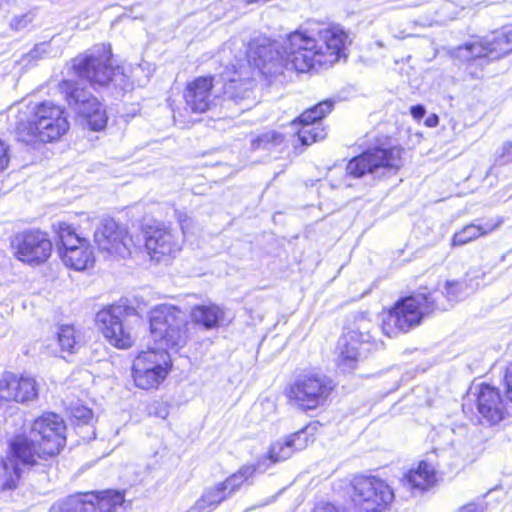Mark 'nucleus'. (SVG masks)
Here are the masks:
<instances>
[{
  "mask_svg": "<svg viewBox=\"0 0 512 512\" xmlns=\"http://www.w3.org/2000/svg\"><path fill=\"white\" fill-rule=\"evenodd\" d=\"M336 390L331 377L317 369H304L285 385L283 395L290 406L308 412L328 405Z\"/></svg>",
  "mask_w": 512,
  "mask_h": 512,
  "instance_id": "5",
  "label": "nucleus"
},
{
  "mask_svg": "<svg viewBox=\"0 0 512 512\" xmlns=\"http://www.w3.org/2000/svg\"><path fill=\"white\" fill-rule=\"evenodd\" d=\"M89 495L91 500L83 501V511L87 510V506L93 511L98 512H118L125 502V492L113 489L102 491H93Z\"/></svg>",
  "mask_w": 512,
  "mask_h": 512,
  "instance_id": "26",
  "label": "nucleus"
},
{
  "mask_svg": "<svg viewBox=\"0 0 512 512\" xmlns=\"http://www.w3.org/2000/svg\"><path fill=\"white\" fill-rule=\"evenodd\" d=\"M316 512H338L335 507L329 503L323 504L316 508Z\"/></svg>",
  "mask_w": 512,
  "mask_h": 512,
  "instance_id": "39",
  "label": "nucleus"
},
{
  "mask_svg": "<svg viewBox=\"0 0 512 512\" xmlns=\"http://www.w3.org/2000/svg\"><path fill=\"white\" fill-rule=\"evenodd\" d=\"M144 249L150 260L172 259L181 250L176 232L164 223L146 225L143 229Z\"/></svg>",
  "mask_w": 512,
  "mask_h": 512,
  "instance_id": "18",
  "label": "nucleus"
},
{
  "mask_svg": "<svg viewBox=\"0 0 512 512\" xmlns=\"http://www.w3.org/2000/svg\"><path fill=\"white\" fill-rule=\"evenodd\" d=\"M94 241L100 251L109 255L125 257L135 246L133 235L114 219H106L94 234Z\"/></svg>",
  "mask_w": 512,
  "mask_h": 512,
  "instance_id": "21",
  "label": "nucleus"
},
{
  "mask_svg": "<svg viewBox=\"0 0 512 512\" xmlns=\"http://www.w3.org/2000/svg\"><path fill=\"white\" fill-rule=\"evenodd\" d=\"M67 426L61 415L44 411L33 418L29 432L14 433L6 441V454L0 459V491L18 488L24 469L55 460L67 443Z\"/></svg>",
  "mask_w": 512,
  "mask_h": 512,
  "instance_id": "2",
  "label": "nucleus"
},
{
  "mask_svg": "<svg viewBox=\"0 0 512 512\" xmlns=\"http://www.w3.org/2000/svg\"><path fill=\"white\" fill-rule=\"evenodd\" d=\"M500 157L503 159L504 163L512 161V142L506 143L503 146Z\"/></svg>",
  "mask_w": 512,
  "mask_h": 512,
  "instance_id": "37",
  "label": "nucleus"
},
{
  "mask_svg": "<svg viewBox=\"0 0 512 512\" xmlns=\"http://www.w3.org/2000/svg\"><path fill=\"white\" fill-rule=\"evenodd\" d=\"M512 52V25L491 31L485 36H474L454 48L452 57L466 67L478 59L498 60Z\"/></svg>",
  "mask_w": 512,
  "mask_h": 512,
  "instance_id": "13",
  "label": "nucleus"
},
{
  "mask_svg": "<svg viewBox=\"0 0 512 512\" xmlns=\"http://www.w3.org/2000/svg\"><path fill=\"white\" fill-rule=\"evenodd\" d=\"M226 498L227 494L221 490L218 484H216L201 495V497L196 501L194 509L197 512H212Z\"/></svg>",
  "mask_w": 512,
  "mask_h": 512,
  "instance_id": "31",
  "label": "nucleus"
},
{
  "mask_svg": "<svg viewBox=\"0 0 512 512\" xmlns=\"http://www.w3.org/2000/svg\"><path fill=\"white\" fill-rule=\"evenodd\" d=\"M83 506V503L81 504ZM89 508L87 507L86 511H83V507L81 508L80 512H88Z\"/></svg>",
  "mask_w": 512,
  "mask_h": 512,
  "instance_id": "42",
  "label": "nucleus"
},
{
  "mask_svg": "<svg viewBox=\"0 0 512 512\" xmlns=\"http://www.w3.org/2000/svg\"><path fill=\"white\" fill-rule=\"evenodd\" d=\"M473 404L464 403L463 413L468 417L475 416L478 424L494 427L509 417V407L505 395L498 386L488 382L479 383L473 392Z\"/></svg>",
  "mask_w": 512,
  "mask_h": 512,
  "instance_id": "14",
  "label": "nucleus"
},
{
  "mask_svg": "<svg viewBox=\"0 0 512 512\" xmlns=\"http://www.w3.org/2000/svg\"><path fill=\"white\" fill-rule=\"evenodd\" d=\"M215 75H199L186 82L182 98L185 108L191 114L201 115L211 111L216 106L217 95L214 93Z\"/></svg>",
  "mask_w": 512,
  "mask_h": 512,
  "instance_id": "20",
  "label": "nucleus"
},
{
  "mask_svg": "<svg viewBox=\"0 0 512 512\" xmlns=\"http://www.w3.org/2000/svg\"><path fill=\"white\" fill-rule=\"evenodd\" d=\"M504 388L507 399L512 402V360L508 363L505 369Z\"/></svg>",
  "mask_w": 512,
  "mask_h": 512,
  "instance_id": "35",
  "label": "nucleus"
},
{
  "mask_svg": "<svg viewBox=\"0 0 512 512\" xmlns=\"http://www.w3.org/2000/svg\"><path fill=\"white\" fill-rule=\"evenodd\" d=\"M285 135L275 130L264 131L250 140L252 150L270 149L283 144Z\"/></svg>",
  "mask_w": 512,
  "mask_h": 512,
  "instance_id": "33",
  "label": "nucleus"
},
{
  "mask_svg": "<svg viewBox=\"0 0 512 512\" xmlns=\"http://www.w3.org/2000/svg\"><path fill=\"white\" fill-rule=\"evenodd\" d=\"M39 397V384L32 375L5 371L0 378V407L9 404H28Z\"/></svg>",
  "mask_w": 512,
  "mask_h": 512,
  "instance_id": "19",
  "label": "nucleus"
},
{
  "mask_svg": "<svg viewBox=\"0 0 512 512\" xmlns=\"http://www.w3.org/2000/svg\"><path fill=\"white\" fill-rule=\"evenodd\" d=\"M322 424L318 420L309 421L299 430L286 435L294 454L313 445L320 433Z\"/></svg>",
  "mask_w": 512,
  "mask_h": 512,
  "instance_id": "28",
  "label": "nucleus"
},
{
  "mask_svg": "<svg viewBox=\"0 0 512 512\" xmlns=\"http://www.w3.org/2000/svg\"><path fill=\"white\" fill-rule=\"evenodd\" d=\"M351 39L336 23L316 21L312 27L298 26L286 33L282 41L253 40L246 50L248 64L271 83L287 70L311 74L346 62Z\"/></svg>",
  "mask_w": 512,
  "mask_h": 512,
  "instance_id": "1",
  "label": "nucleus"
},
{
  "mask_svg": "<svg viewBox=\"0 0 512 512\" xmlns=\"http://www.w3.org/2000/svg\"><path fill=\"white\" fill-rule=\"evenodd\" d=\"M438 124H439V117L437 114H431L425 120V125L430 128L436 127V126H438Z\"/></svg>",
  "mask_w": 512,
  "mask_h": 512,
  "instance_id": "38",
  "label": "nucleus"
},
{
  "mask_svg": "<svg viewBox=\"0 0 512 512\" xmlns=\"http://www.w3.org/2000/svg\"><path fill=\"white\" fill-rule=\"evenodd\" d=\"M351 487L354 500L367 512H384L395 499L391 485L376 475H355Z\"/></svg>",
  "mask_w": 512,
  "mask_h": 512,
  "instance_id": "15",
  "label": "nucleus"
},
{
  "mask_svg": "<svg viewBox=\"0 0 512 512\" xmlns=\"http://www.w3.org/2000/svg\"><path fill=\"white\" fill-rule=\"evenodd\" d=\"M363 344L362 335L349 331L341 335L337 343L336 367L343 372H352L360 360V346Z\"/></svg>",
  "mask_w": 512,
  "mask_h": 512,
  "instance_id": "24",
  "label": "nucleus"
},
{
  "mask_svg": "<svg viewBox=\"0 0 512 512\" xmlns=\"http://www.w3.org/2000/svg\"><path fill=\"white\" fill-rule=\"evenodd\" d=\"M439 481L437 467L428 460H420L415 467L408 469L401 482L411 491L425 492L435 487Z\"/></svg>",
  "mask_w": 512,
  "mask_h": 512,
  "instance_id": "23",
  "label": "nucleus"
},
{
  "mask_svg": "<svg viewBox=\"0 0 512 512\" xmlns=\"http://www.w3.org/2000/svg\"><path fill=\"white\" fill-rule=\"evenodd\" d=\"M112 47L108 43L95 45L79 53L67 63L68 73L85 80L90 87H107L113 81L120 66L114 65Z\"/></svg>",
  "mask_w": 512,
  "mask_h": 512,
  "instance_id": "7",
  "label": "nucleus"
},
{
  "mask_svg": "<svg viewBox=\"0 0 512 512\" xmlns=\"http://www.w3.org/2000/svg\"><path fill=\"white\" fill-rule=\"evenodd\" d=\"M52 232L59 258L66 268L82 272L94 267L96 257L93 246L72 224L60 221L52 226Z\"/></svg>",
  "mask_w": 512,
  "mask_h": 512,
  "instance_id": "12",
  "label": "nucleus"
},
{
  "mask_svg": "<svg viewBox=\"0 0 512 512\" xmlns=\"http://www.w3.org/2000/svg\"><path fill=\"white\" fill-rule=\"evenodd\" d=\"M440 308L432 291L399 297L379 313V328L388 338L410 333Z\"/></svg>",
  "mask_w": 512,
  "mask_h": 512,
  "instance_id": "3",
  "label": "nucleus"
},
{
  "mask_svg": "<svg viewBox=\"0 0 512 512\" xmlns=\"http://www.w3.org/2000/svg\"><path fill=\"white\" fill-rule=\"evenodd\" d=\"M255 465H243L222 482L217 483L227 497L237 492L255 474Z\"/></svg>",
  "mask_w": 512,
  "mask_h": 512,
  "instance_id": "30",
  "label": "nucleus"
},
{
  "mask_svg": "<svg viewBox=\"0 0 512 512\" xmlns=\"http://www.w3.org/2000/svg\"><path fill=\"white\" fill-rule=\"evenodd\" d=\"M191 320L195 325L210 330L219 326L223 318V311L215 304L195 305L191 309Z\"/></svg>",
  "mask_w": 512,
  "mask_h": 512,
  "instance_id": "29",
  "label": "nucleus"
},
{
  "mask_svg": "<svg viewBox=\"0 0 512 512\" xmlns=\"http://www.w3.org/2000/svg\"><path fill=\"white\" fill-rule=\"evenodd\" d=\"M458 512H479L478 507L475 504H467L462 506Z\"/></svg>",
  "mask_w": 512,
  "mask_h": 512,
  "instance_id": "40",
  "label": "nucleus"
},
{
  "mask_svg": "<svg viewBox=\"0 0 512 512\" xmlns=\"http://www.w3.org/2000/svg\"><path fill=\"white\" fill-rule=\"evenodd\" d=\"M238 70L236 64L226 66L222 74V86L219 94V97H222L224 100L235 103L247 99L251 91L249 80L235 76L238 74Z\"/></svg>",
  "mask_w": 512,
  "mask_h": 512,
  "instance_id": "25",
  "label": "nucleus"
},
{
  "mask_svg": "<svg viewBox=\"0 0 512 512\" xmlns=\"http://www.w3.org/2000/svg\"><path fill=\"white\" fill-rule=\"evenodd\" d=\"M75 417L84 418L86 421H88L93 417V412L90 409H85L81 416L75 415Z\"/></svg>",
  "mask_w": 512,
  "mask_h": 512,
  "instance_id": "41",
  "label": "nucleus"
},
{
  "mask_svg": "<svg viewBox=\"0 0 512 512\" xmlns=\"http://www.w3.org/2000/svg\"><path fill=\"white\" fill-rule=\"evenodd\" d=\"M59 356L63 359L76 354L82 347L80 332L72 324H62L55 334Z\"/></svg>",
  "mask_w": 512,
  "mask_h": 512,
  "instance_id": "27",
  "label": "nucleus"
},
{
  "mask_svg": "<svg viewBox=\"0 0 512 512\" xmlns=\"http://www.w3.org/2000/svg\"><path fill=\"white\" fill-rule=\"evenodd\" d=\"M70 131L65 107L50 100L34 104L29 116L16 123L18 139L30 145H47L61 141Z\"/></svg>",
  "mask_w": 512,
  "mask_h": 512,
  "instance_id": "4",
  "label": "nucleus"
},
{
  "mask_svg": "<svg viewBox=\"0 0 512 512\" xmlns=\"http://www.w3.org/2000/svg\"><path fill=\"white\" fill-rule=\"evenodd\" d=\"M503 223L502 218L475 219L455 231L450 239V247L457 248L484 238L497 230Z\"/></svg>",
  "mask_w": 512,
  "mask_h": 512,
  "instance_id": "22",
  "label": "nucleus"
},
{
  "mask_svg": "<svg viewBox=\"0 0 512 512\" xmlns=\"http://www.w3.org/2000/svg\"><path fill=\"white\" fill-rule=\"evenodd\" d=\"M294 455L292 448L286 438L277 439L273 441L266 453L264 454V460H267L270 464H276L279 462L286 461Z\"/></svg>",
  "mask_w": 512,
  "mask_h": 512,
  "instance_id": "32",
  "label": "nucleus"
},
{
  "mask_svg": "<svg viewBox=\"0 0 512 512\" xmlns=\"http://www.w3.org/2000/svg\"><path fill=\"white\" fill-rule=\"evenodd\" d=\"M57 90L69 108L75 111L82 123L93 132H101L108 124L104 103L88 87L74 79H61Z\"/></svg>",
  "mask_w": 512,
  "mask_h": 512,
  "instance_id": "8",
  "label": "nucleus"
},
{
  "mask_svg": "<svg viewBox=\"0 0 512 512\" xmlns=\"http://www.w3.org/2000/svg\"><path fill=\"white\" fill-rule=\"evenodd\" d=\"M173 369L174 362L168 350L147 348L133 357L130 377L136 389L155 392L166 383Z\"/></svg>",
  "mask_w": 512,
  "mask_h": 512,
  "instance_id": "9",
  "label": "nucleus"
},
{
  "mask_svg": "<svg viewBox=\"0 0 512 512\" xmlns=\"http://www.w3.org/2000/svg\"><path fill=\"white\" fill-rule=\"evenodd\" d=\"M405 149L400 145L378 144L352 157L346 172L353 178L368 174L396 175L404 166Z\"/></svg>",
  "mask_w": 512,
  "mask_h": 512,
  "instance_id": "11",
  "label": "nucleus"
},
{
  "mask_svg": "<svg viewBox=\"0 0 512 512\" xmlns=\"http://www.w3.org/2000/svg\"><path fill=\"white\" fill-rule=\"evenodd\" d=\"M410 113L414 119L420 120L424 117L426 110L423 105L417 104L410 108Z\"/></svg>",
  "mask_w": 512,
  "mask_h": 512,
  "instance_id": "36",
  "label": "nucleus"
},
{
  "mask_svg": "<svg viewBox=\"0 0 512 512\" xmlns=\"http://www.w3.org/2000/svg\"><path fill=\"white\" fill-rule=\"evenodd\" d=\"M13 256L21 263L39 266L52 256L53 243L47 232L27 229L16 233L10 240Z\"/></svg>",
  "mask_w": 512,
  "mask_h": 512,
  "instance_id": "16",
  "label": "nucleus"
},
{
  "mask_svg": "<svg viewBox=\"0 0 512 512\" xmlns=\"http://www.w3.org/2000/svg\"><path fill=\"white\" fill-rule=\"evenodd\" d=\"M334 101L323 100L303 110L290 123L294 136L302 146H310L327 136L323 120L333 111Z\"/></svg>",
  "mask_w": 512,
  "mask_h": 512,
  "instance_id": "17",
  "label": "nucleus"
},
{
  "mask_svg": "<svg viewBox=\"0 0 512 512\" xmlns=\"http://www.w3.org/2000/svg\"><path fill=\"white\" fill-rule=\"evenodd\" d=\"M180 307L161 303L147 312L148 331L154 342L166 350H180L188 342L187 323Z\"/></svg>",
  "mask_w": 512,
  "mask_h": 512,
  "instance_id": "10",
  "label": "nucleus"
},
{
  "mask_svg": "<svg viewBox=\"0 0 512 512\" xmlns=\"http://www.w3.org/2000/svg\"><path fill=\"white\" fill-rule=\"evenodd\" d=\"M10 160V147L4 140L0 138V174L9 167Z\"/></svg>",
  "mask_w": 512,
  "mask_h": 512,
  "instance_id": "34",
  "label": "nucleus"
},
{
  "mask_svg": "<svg viewBox=\"0 0 512 512\" xmlns=\"http://www.w3.org/2000/svg\"><path fill=\"white\" fill-rule=\"evenodd\" d=\"M139 317L135 306L127 299H119L100 308L94 318L98 333L113 348L128 350L136 343V333L126 320L129 317Z\"/></svg>",
  "mask_w": 512,
  "mask_h": 512,
  "instance_id": "6",
  "label": "nucleus"
}]
</instances>
